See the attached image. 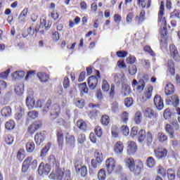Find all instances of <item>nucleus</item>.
I'll list each match as a JSON object with an SVG mask.
<instances>
[{
  "instance_id": "obj_25",
  "label": "nucleus",
  "mask_w": 180,
  "mask_h": 180,
  "mask_svg": "<svg viewBox=\"0 0 180 180\" xmlns=\"http://www.w3.org/2000/svg\"><path fill=\"white\" fill-rule=\"evenodd\" d=\"M52 144L51 142H48L46 145L43 148L40 153V158H44L48 154L49 150L51 149Z\"/></svg>"
},
{
  "instance_id": "obj_41",
  "label": "nucleus",
  "mask_w": 180,
  "mask_h": 180,
  "mask_svg": "<svg viewBox=\"0 0 180 180\" xmlns=\"http://www.w3.org/2000/svg\"><path fill=\"white\" fill-rule=\"evenodd\" d=\"M52 22L51 21H48V22H46V20L44 18L41 19L40 20V25L43 27H45L46 30H49L51 27Z\"/></svg>"
},
{
  "instance_id": "obj_16",
  "label": "nucleus",
  "mask_w": 180,
  "mask_h": 180,
  "mask_svg": "<svg viewBox=\"0 0 180 180\" xmlns=\"http://www.w3.org/2000/svg\"><path fill=\"white\" fill-rule=\"evenodd\" d=\"M153 90V88L152 86H149L147 89H146L141 98L143 102H146V101L150 100L151 98Z\"/></svg>"
},
{
  "instance_id": "obj_59",
  "label": "nucleus",
  "mask_w": 180,
  "mask_h": 180,
  "mask_svg": "<svg viewBox=\"0 0 180 180\" xmlns=\"http://www.w3.org/2000/svg\"><path fill=\"white\" fill-rule=\"evenodd\" d=\"M170 17L172 18H178L180 20V11L175 9L173 12L171 13Z\"/></svg>"
},
{
  "instance_id": "obj_7",
  "label": "nucleus",
  "mask_w": 180,
  "mask_h": 180,
  "mask_svg": "<svg viewBox=\"0 0 180 180\" xmlns=\"http://www.w3.org/2000/svg\"><path fill=\"white\" fill-rule=\"evenodd\" d=\"M116 167V161L114 158H110L105 161V168L107 169L108 174H111L115 172Z\"/></svg>"
},
{
  "instance_id": "obj_63",
  "label": "nucleus",
  "mask_w": 180,
  "mask_h": 180,
  "mask_svg": "<svg viewBox=\"0 0 180 180\" xmlns=\"http://www.w3.org/2000/svg\"><path fill=\"white\" fill-rule=\"evenodd\" d=\"M17 158L20 162H22L23 159L25 158L24 155V150H19L17 153Z\"/></svg>"
},
{
  "instance_id": "obj_60",
  "label": "nucleus",
  "mask_w": 180,
  "mask_h": 180,
  "mask_svg": "<svg viewBox=\"0 0 180 180\" xmlns=\"http://www.w3.org/2000/svg\"><path fill=\"white\" fill-rule=\"evenodd\" d=\"M99 115V111L97 110H93V111H90L89 114V117L90 119H96L98 117Z\"/></svg>"
},
{
  "instance_id": "obj_39",
  "label": "nucleus",
  "mask_w": 180,
  "mask_h": 180,
  "mask_svg": "<svg viewBox=\"0 0 180 180\" xmlns=\"http://www.w3.org/2000/svg\"><path fill=\"white\" fill-rule=\"evenodd\" d=\"M27 153H33L35 148V145L34 142L30 141L26 143L25 146Z\"/></svg>"
},
{
  "instance_id": "obj_51",
  "label": "nucleus",
  "mask_w": 180,
  "mask_h": 180,
  "mask_svg": "<svg viewBox=\"0 0 180 180\" xmlns=\"http://www.w3.org/2000/svg\"><path fill=\"white\" fill-rule=\"evenodd\" d=\"M138 18V23H141L144 22L146 19V11L144 10H141L139 17L136 16Z\"/></svg>"
},
{
  "instance_id": "obj_3",
  "label": "nucleus",
  "mask_w": 180,
  "mask_h": 180,
  "mask_svg": "<svg viewBox=\"0 0 180 180\" xmlns=\"http://www.w3.org/2000/svg\"><path fill=\"white\" fill-rule=\"evenodd\" d=\"M165 11V8L164 6V1H160L158 18V22H162V24L164 25L163 28L160 29V37L162 39H165V37L167 35V20L166 18L163 17Z\"/></svg>"
},
{
  "instance_id": "obj_17",
  "label": "nucleus",
  "mask_w": 180,
  "mask_h": 180,
  "mask_svg": "<svg viewBox=\"0 0 180 180\" xmlns=\"http://www.w3.org/2000/svg\"><path fill=\"white\" fill-rule=\"evenodd\" d=\"M124 148V146L122 141H118L113 146V151L117 155H121L123 153Z\"/></svg>"
},
{
  "instance_id": "obj_5",
  "label": "nucleus",
  "mask_w": 180,
  "mask_h": 180,
  "mask_svg": "<svg viewBox=\"0 0 180 180\" xmlns=\"http://www.w3.org/2000/svg\"><path fill=\"white\" fill-rule=\"evenodd\" d=\"M61 111V108L59 104H53L50 110V119L51 120H56L57 117L60 116Z\"/></svg>"
},
{
  "instance_id": "obj_12",
  "label": "nucleus",
  "mask_w": 180,
  "mask_h": 180,
  "mask_svg": "<svg viewBox=\"0 0 180 180\" xmlns=\"http://www.w3.org/2000/svg\"><path fill=\"white\" fill-rule=\"evenodd\" d=\"M56 138L58 147L62 148L64 146L65 135L64 132L61 129H58L56 131Z\"/></svg>"
},
{
  "instance_id": "obj_21",
  "label": "nucleus",
  "mask_w": 180,
  "mask_h": 180,
  "mask_svg": "<svg viewBox=\"0 0 180 180\" xmlns=\"http://www.w3.org/2000/svg\"><path fill=\"white\" fill-rule=\"evenodd\" d=\"M143 116L148 119H157L158 115L155 111L153 110L150 108H147L143 111Z\"/></svg>"
},
{
  "instance_id": "obj_2",
  "label": "nucleus",
  "mask_w": 180,
  "mask_h": 180,
  "mask_svg": "<svg viewBox=\"0 0 180 180\" xmlns=\"http://www.w3.org/2000/svg\"><path fill=\"white\" fill-rule=\"evenodd\" d=\"M124 162L127 168H129L130 172L135 176H140L141 173L143 172L144 165L141 160L135 162L133 158H129L125 159Z\"/></svg>"
},
{
  "instance_id": "obj_34",
  "label": "nucleus",
  "mask_w": 180,
  "mask_h": 180,
  "mask_svg": "<svg viewBox=\"0 0 180 180\" xmlns=\"http://www.w3.org/2000/svg\"><path fill=\"white\" fill-rule=\"evenodd\" d=\"M78 128L84 131H86L88 129L87 123L83 120H78L77 122Z\"/></svg>"
},
{
  "instance_id": "obj_4",
  "label": "nucleus",
  "mask_w": 180,
  "mask_h": 180,
  "mask_svg": "<svg viewBox=\"0 0 180 180\" xmlns=\"http://www.w3.org/2000/svg\"><path fill=\"white\" fill-rule=\"evenodd\" d=\"M170 124H166L165 125V131L169 134L170 139H174L175 131H179L180 125L176 120L170 122Z\"/></svg>"
},
{
  "instance_id": "obj_10",
  "label": "nucleus",
  "mask_w": 180,
  "mask_h": 180,
  "mask_svg": "<svg viewBox=\"0 0 180 180\" xmlns=\"http://www.w3.org/2000/svg\"><path fill=\"white\" fill-rule=\"evenodd\" d=\"M65 143L70 148H75L76 143V138L74 135H70V133L68 132L66 134V136H65Z\"/></svg>"
},
{
  "instance_id": "obj_61",
  "label": "nucleus",
  "mask_w": 180,
  "mask_h": 180,
  "mask_svg": "<svg viewBox=\"0 0 180 180\" xmlns=\"http://www.w3.org/2000/svg\"><path fill=\"white\" fill-rule=\"evenodd\" d=\"M27 115L30 119H37L38 117V112L35 110L29 111Z\"/></svg>"
},
{
  "instance_id": "obj_42",
  "label": "nucleus",
  "mask_w": 180,
  "mask_h": 180,
  "mask_svg": "<svg viewBox=\"0 0 180 180\" xmlns=\"http://www.w3.org/2000/svg\"><path fill=\"white\" fill-rule=\"evenodd\" d=\"M5 127L7 130H12L15 127V121L10 120L6 122Z\"/></svg>"
},
{
  "instance_id": "obj_50",
  "label": "nucleus",
  "mask_w": 180,
  "mask_h": 180,
  "mask_svg": "<svg viewBox=\"0 0 180 180\" xmlns=\"http://www.w3.org/2000/svg\"><path fill=\"white\" fill-rule=\"evenodd\" d=\"M111 133H112V136L114 138H118L119 136V129L117 126L113 125L111 128Z\"/></svg>"
},
{
  "instance_id": "obj_40",
  "label": "nucleus",
  "mask_w": 180,
  "mask_h": 180,
  "mask_svg": "<svg viewBox=\"0 0 180 180\" xmlns=\"http://www.w3.org/2000/svg\"><path fill=\"white\" fill-rule=\"evenodd\" d=\"M120 120L124 124H127V122L129 120V113L127 111H124L122 113L120 114Z\"/></svg>"
},
{
  "instance_id": "obj_46",
  "label": "nucleus",
  "mask_w": 180,
  "mask_h": 180,
  "mask_svg": "<svg viewBox=\"0 0 180 180\" xmlns=\"http://www.w3.org/2000/svg\"><path fill=\"white\" fill-rule=\"evenodd\" d=\"M29 162H30L29 160H24L22 165L21 166V172L26 173L28 171V169H30L28 166Z\"/></svg>"
},
{
  "instance_id": "obj_47",
  "label": "nucleus",
  "mask_w": 180,
  "mask_h": 180,
  "mask_svg": "<svg viewBox=\"0 0 180 180\" xmlns=\"http://www.w3.org/2000/svg\"><path fill=\"white\" fill-rule=\"evenodd\" d=\"M157 172L160 176H162L163 178L166 177L167 172L166 169H164L161 165H159L157 168Z\"/></svg>"
},
{
  "instance_id": "obj_20",
  "label": "nucleus",
  "mask_w": 180,
  "mask_h": 180,
  "mask_svg": "<svg viewBox=\"0 0 180 180\" xmlns=\"http://www.w3.org/2000/svg\"><path fill=\"white\" fill-rule=\"evenodd\" d=\"M166 103L168 105H172L174 107L177 108L179 104V98L176 95H173L166 99Z\"/></svg>"
},
{
  "instance_id": "obj_19",
  "label": "nucleus",
  "mask_w": 180,
  "mask_h": 180,
  "mask_svg": "<svg viewBox=\"0 0 180 180\" xmlns=\"http://www.w3.org/2000/svg\"><path fill=\"white\" fill-rule=\"evenodd\" d=\"M45 139H46L45 131H42L41 132H39L36 135H34V141L37 145L39 146L41 143H42L45 141Z\"/></svg>"
},
{
  "instance_id": "obj_38",
  "label": "nucleus",
  "mask_w": 180,
  "mask_h": 180,
  "mask_svg": "<svg viewBox=\"0 0 180 180\" xmlns=\"http://www.w3.org/2000/svg\"><path fill=\"white\" fill-rule=\"evenodd\" d=\"M138 141H139V143H143L144 141V139H146V131L143 129H141L139 133H138Z\"/></svg>"
},
{
  "instance_id": "obj_62",
  "label": "nucleus",
  "mask_w": 180,
  "mask_h": 180,
  "mask_svg": "<svg viewBox=\"0 0 180 180\" xmlns=\"http://www.w3.org/2000/svg\"><path fill=\"white\" fill-rule=\"evenodd\" d=\"M60 34L58 32L52 33V39L53 42H58L60 40Z\"/></svg>"
},
{
  "instance_id": "obj_24",
  "label": "nucleus",
  "mask_w": 180,
  "mask_h": 180,
  "mask_svg": "<svg viewBox=\"0 0 180 180\" xmlns=\"http://www.w3.org/2000/svg\"><path fill=\"white\" fill-rule=\"evenodd\" d=\"M37 78L39 79L42 83H46L49 80V76L45 72H39L37 74Z\"/></svg>"
},
{
  "instance_id": "obj_31",
  "label": "nucleus",
  "mask_w": 180,
  "mask_h": 180,
  "mask_svg": "<svg viewBox=\"0 0 180 180\" xmlns=\"http://www.w3.org/2000/svg\"><path fill=\"white\" fill-rule=\"evenodd\" d=\"M98 180H106V171L104 168L100 169L97 173Z\"/></svg>"
},
{
  "instance_id": "obj_8",
  "label": "nucleus",
  "mask_w": 180,
  "mask_h": 180,
  "mask_svg": "<svg viewBox=\"0 0 180 180\" xmlns=\"http://www.w3.org/2000/svg\"><path fill=\"white\" fill-rule=\"evenodd\" d=\"M127 146V154L129 155H134L137 152L138 145L134 141H129Z\"/></svg>"
},
{
  "instance_id": "obj_36",
  "label": "nucleus",
  "mask_w": 180,
  "mask_h": 180,
  "mask_svg": "<svg viewBox=\"0 0 180 180\" xmlns=\"http://www.w3.org/2000/svg\"><path fill=\"white\" fill-rule=\"evenodd\" d=\"M79 89L81 91V94L84 95V94H88L89 88L87 86L86 82H83L79 84Z\"/></svg>"
},
{
  "instance_id": "obj_33",
  "label": "nucleus",
  "mask_w": 180,
  "mask_h": 180,
  "mask_svg": "<svg viewBox=\"0 0 180 180\" xmlns=\"http://www.w3.org/2000/svg\"><path fill=\"white\" fill-rule=\"evenodd\" d=\"M166 175L169 180L176 179V171L174 169H168L166 172Z\"/></svg>"
},
{
  "instance_id": "obj_15",
  "label": "nucleus",
  "mask_w": 180,
  "mask_h": 180,
  "mask_svg": "<svg viewBox=\"0 0 180 180\" xmlns=\"http://www.w3.org/2000/svg\"><path fill=\"white\" fill-rule=\"evenodd\" d=\"M167 150L165 148H160L158 150H154L155 157L158 160H162L163 158H166L167 155Z\"/></svg>"
},
{
  "instance_id": "obj_58",
  "label": "nucleus",
  "mask_w": 180,
  "mask_h": 180,
  "mask_svg": "<svg viewBox=\"0 0 180 180\" xmlns=\"http://www.w3.org/2000/svg\"><path fill=\"white\" fill-rule=\"evenodd\" d=\"M84 105H85V101L84 99L77 100L75 101V105L79 109H83V108L84 107Z\"/></svg>"
},
{
  "instance_id": "obj_29",
  "label": "nucleus",
  "mask_w": 180,
  "mask_h": 180,
  "mask_svg": "<svg viewBox=\"0 0 180 180\" xmlns=\"http://www.w3.org/2000/svg\"><path fill=\"white\" fill-rule=\"evenodd\" d=\"M76 172H77L78 174H79L81 177L85 178L88 174L87 167L86 165H83L81 168L76 169Z\"/></svg>"
},
{
  "instance_id": "obj_9",
  "label": "nucleus",
  "mask_w": 180,
  "mask_h": 180,
  "mask_svg": "<svg viewBox=\"0 0 180 180\" xmlns=\"http://www.w3.org/2000/svg\"><path fill=\"white\" fill-rule=\"evenodd\" d=\"M42 127V122L34 121L28 127V133L33 134Z\"/></svg>"
},
{
  "instance_id": "obj_53",
  "label": "nucleus",
  "mask_w": 180,
  "mask_h": 180,
  "mask_svg": "<svg viewBox=\"0 0 180 180\" xmlns=\"http://www.w3.org/2000/svg\"><path fill=\"white\" fill-rule=\"evenodd\" d=\"M163 116H164V118H165V120L171 119L172 116L171 109H169V108L165 109V110L164 111Z\"/></svg>"
},
{
  "instance_id": "obj_45",
  "label": "nucleus",
  "mask_w": 180,
  "mask_h": 180,
  "mask_svg": "<svg viewBox=\"0 0 180 180\" xmlns=\"http://www.w3.org/2000/svg\"><path fill=\"white\" fill-rule=\"evenodd\" d=\"M51 104H52L51 100V99H49V100L46 101V104H45V105H44V108H43V109H42V112L44 113V114L48 113V112L49 111L50 108H51Z\"/></svg>"
},
{
  "instance_id": "obj_11",
  "label": "nucleus",
  "mask_w": 180,
  "mask_h": 180,
  "mask_svg": "<svg viewBox=\"0 0 180 180\" xmlns=\"http://www.w3.org/2000/svg\"><path fill=\"white\" fill-rule=\"evenodd\" d=\"M169 53L170 56L173 59L176 61H180V56L179 54L177 48L175 45L174 44H170L169 45Z\"/></svg>"
},
{
  "instance_id": "obj_44",
  "label": "nucleus",
  "mask_w": 180,
  "mask_h": 180,
  "mask_svg": "<svg viewBox=\"0 0 180 180\" xmlns=\"http://www.w3.org/2000/svg\"><path fill=\"white\" fill-rule=\"evenodd\" d=\"M122 90H123V96L124 97L128 96L131 94V89L129 85L124 84Z\"/></svg>"
},
{
  "instance_id": "obj_28",
  "label": "nucleus",
  "mask_w": 180,
  "mask_h": 180,
  "mask_svg": "<svg viewBox=\"0 0 180 180\" xmlns=\"http://www.w3.org/2000/svg\"><path fill=\"white\" fill-rule=\"evenodd\" d=\"M167 68L171 75H176V68H174V63L172 60H169L167 62Z\"/></svg>"
},
{
  "instance_id": "obj_27",
  "label": "nucleus",
  "mask_w": 180,
  "mask_h": 180,
  "mask_svg": "<svg viewBox=\"0 0 180 180\" xmlns=\"http://www.w3.org/2000/svg\"><path fill=\"white\" fill-rule=\"evenodd\" d=\"M165 95H172L174 93V86L172 83H168L165 87Z\"/></svg>"
},
{
  "instance_id": "obj_35",
  "label": "nucleus",
  "mask_w": 180,
  "mask_h": 180,
  "mask_svg": "<svg viewBox=\"0 0 180 180\" xmlns=\"http://www.w3.org/2000/svg\"><path fill=\"white\" fill-rule=\"evenodd\" d=\"M51 120L53 121V123L56 124L58 126L65 127L67 124L65 120L63 118L60 117V115H58V117H57L56 120Z\"/></svg>"
},
{
  "instance_id": "obj_23",
  "label": "nucleus",
  "mask_w": 180,
  "mask_h": 180,
  "mask_svg": "<svg viewBox=\"0 0 180 180\" xmlns=\"http://www.w3.org/2000/svg\"><path fill=\"white\" fill-rule=\"evenodd\" d=\"M25 105L28 109H34L35 108V99L32 96H27L25 100Z\"/></svg>"
},
{
  "instance_id": "obj_48",
  "label": "nucleus",
  "mask_w": 180,
  "mask_h": 180,
  "mask_svg": "<svg viewBox=\"0 0 180 180\" xmlns=\"http://www.w3.org/2000/svg\"><path fill=\"white\" fill-rule=\"evenodd\" d=\"M158 141L160 142V143H163V142H165L166 141H167V135L163 133V132H159L158 134Z\"/></svg>"
},
{
  "instance_id": "obj_43",
  "label": "nucleus",
  "mask_w": 180,
  "mask_h": 180,
  "mask_svg": "<svg viewBox=\"0 0 180 180\" xmlns=\"http://www.w3.org/2000/svg\"><path fill=\"white\" fill-rule=\"evenodd\" d=\"M110 116L109 115H102L101 119V122L103 126H108L110 124Z\"/></svg>"
},
{
  "instance_id": "obj_64",
  "label": "nucleus",
  "mask_w": 180,
  "mask_h": 180,
  "mask_svg": "<svg viewBox=\"0 0 180 180\" xmlns=\"http://www.w3.org/2000/svg\"><path fill=\"white\" fill-rule=\"evenodd\" d=\"M4 141L8 145H11L13 142V137L11 135H6Z\"/></svg>"
},
{
  "instance_id": "obj_1",
  "label": "nucleus",
  "mask_w": 180,
  "mask_h": 180,
  "mask_svg": "<svg viewBox=\"0 0 180 180\" xmlns=\"http://www.w3.org/2000/svg\"><path fill=\"white\" fill-rule=\"evenodd\" d=\"M48 165L56 168V173H51L49 177L53 180H72L71 171L60 168V162L54 155H50L48 158Z\"/></svg>"
},
{
  "instance_id": "obj_49",
  "label": "nucleus",
  "mask_w": 180,
  "mask_h": 180,
  "mask_svg": "<svg viewBox=\"0 0 180 180\" xmlns=\"http://www.w3.org/2000/svg\"><path fill=\"white\" fill-rule=\"evenodd\" d=\"M110 89L109 82H108L105 79H103L102 82V89L103 91L109 92Z\"/></svg>"
},
{
  "instance_id": "obj_57",
  "label": "nucleus",
  "mask_w": 180,
  "mask_h": 180,
  "mask_svg": "<svg viewBox=\"0 0 180 180\" xmlns=\"http://www.w3.org/2000/svg\"><path fill=\"white\" fill-rule=\"evenodd\" d=\"M11 73V69L8 68L6 71L1 72L0 73V79H6L8 77V75Z\"/></svg>"
},
{
  "instance_id": "obj_14",
  "label": "nucleus",
  "mask_w": 180,
  "mask_h": 180,
  "mask_svg": "<svg viewBox=\"0 0 180 180\" xmlns=\"http://www.w3.org/2000/svg\"><path fill=\"white\" fill-rule=\"evenodd\" d=\"M139 85L137 86L136 90L141 92L143 91L146 86V83L143 79H141L139 81H137L136 79H134L131 82L132 87L135 88L136 86Z\"/></svg>"
},
{
  "instance_id": "obj_30",
  "label": "nucleus",
  "mask_w": 180,
  "mask_h": 180,
  "mask_svg": "<svg viewBox=\"0 0 180 180\" xmlns=\"http://www.w3.org/2000/svg\"><path fill=\"white\" fill-rule=\"evenodd\" d=\"M95 158V161L98 164H101V162H103V154H102V152L100 150H96Z\"/></svg>"
},
{
  "instance_id": "obj_56",
  "label": "nucleus",
  "mask_w": 180,
  "mask_h": 180,
  "mask_svg": "<svg viewBox=\"0 0 180 180\" xmlns=\"http://www.w3.org/2000/svg\"><path fill=\"white\" fill-rule=\"evenodd\" d=\"M134 104V100L131 97H128L124 99V105L127 108H129Z\"/></svg>"
},
{
  "instance_id": "obj_26",
  "label": "nucleus",
  "mask_w": 180,
  "mask_h": 180,
  "mask_svg": "<svg viewBox=\"0 0 180 180\" xmlns=\"http://www.w3.org/2000/svg\"><path fill=\"white\" fill-rule=\"evenodd\" d=\"M1 114L4 117H9L12 115V109L11 106H6L2 108Z\"/></svg>"
},
{
  "instance_id": "obj_54",
  "label": "nucleus",
  "mask_w": 180,
  "mask_h": 180,
  "mask_svg": "<svg viewBox=\"0 0 180 180\" xmlns=\"http://www.w3.org/2000/svg\"><path fill=\"white\" fill-rule=\"evenodd\" d=\"M94 131L96 135L98 138H101V136L103 134V131L102 130V128L99 125L96 126Z\"/></svg>"
},
{
  "instance_id": "obj_6",
  "label": "nucleus",
  "mask_w": 180,
  "mask_h": 180,
  "mask_svg": "<svg viewBox=\"0 0 180 180\" xmlns=\"http://www.w3.org/2000/svg\"><path fill=\"white\" fill-rule=\"evenodd\" d=\"M51 165L49 164H44V162H41L39 165V169H37V172L40 176L46 175L48 176L51 172Z\"/></svg>"
},
{
  "instance_id": "obj_18",
  "label": "nucleus",
  "mask_w": 180,
  "mask_h": 180,
  "mask_svg": "<svg viewBox=\"0 0 180 180\" xmlns=\"http://www.w3.org/2000/svg\"><path fill=\"white\" fill-rule=\"evenodd\" d=\"M153 103H154L155 106H156V108L158 110H160L163 109V108H164L163 101H162V97L160 95H158V94L155 95L154 99H153Z\"/></svg>"
},
{
  "instance_id": "obj_37",
  "label": "nucleus",
  "mask_w": 180,
  "mask_h": 180,
  "mask_svg": "<svg viewBox=\"0 0 180 180\" xmlns=\"http://www.w3.org/2000/svg\"><path fill=\"white\" fill-rule=\"evenodd\" d=\"M155 165V160L153 157H148L146 159V166L148 168H153Z\"/></svg>"
},
{
  "instance_id": "obj_22",
  "label": "nucleus",
  "mask_w": 180,
  "mask_h": 180,
  "mask_svg": "<svg viewBox=\"0 0 180 180\" xmlns=\"http://www.w3.org/2000/svg\"><path fill=\"white\" fill-rule=\"evenodd\" d=\"M29 160L28 162V167L30 169H31L32 170H34L37 168V165H38V162L37 159H33V158L32 156L27 157L26 158V159H25V160Z\"/></svg>"
},
{
  "instance_id": "obj_55",
  "label": "nucleus",
  "mask_w": 180,
  "mask_h": 180,
  "mask_svg": "<svg viewBox=\"0 0 180 180\" xmlns=\"http://www.w3.org/2000/svg\"><path fill=\"white\" fill-rule=\"evenodd\" d=\"M143 120V117L141 116V114L140 112H137L135 114L134 117V122L136 124H140L141 122V120Z\"/></svg>"
},
{
  "instance_id": "obj_13",
  "label": "nucleus",
  "mask_w": 180,
  "mask_h": 180,
  "mask_svg": "<svg viewBox=\"0 0 180 180\" xmlns=\"http://www.w3.org/2000/svg\"><path fill=\"white\" fill-rule=\"evenodd\" d=\"M98 84V79L94 75L91 76L87 79V85H89V89L94 90L96 89Z\"/></svg>"
},
{
  "instance_id": "obj_32",
  "label": "nucleus",
  "mask_w": 180,
  "mask_h": 180,
  "mask_svg": "<svg viewBox=\"0 0 180 180\" xmlns=\"http://www.w3.org/2000/svg\"><path fill=\"white\" fill-rule=\"evenodd\" d=\"M153 142V135L150 131H148L146 134V137L143 140V143L147 145V146H150Z\"/></svg>"
},
{
  "instance_id": "obj_52",
  "label": "nucleus",
  "mask_w": 180,
  "mask_h": 180,
  "mask_svg": "<svg viewBox=\"0 0 180 180\" xmlns=\"http://www.w3.org/2000/svg\"><path fill=\"white\" fill-rule=\"evenodd\" d=\"M138 69L137 66L135 65H131L129 67V72L130 75H135L137 73Z\"/></svg>"
}]
</instances>
